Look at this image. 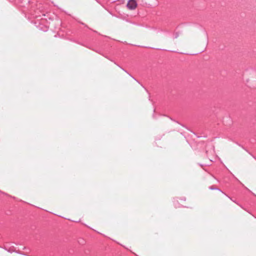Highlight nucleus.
<instances>
[{
    "instance_id": "f257e3e1",
    "label": "nucleus",
    "mask_w": 256,
    "mask_h": 256,
    "mask_svg": "<svg viewBox=\"0 0 256 256\" xmlns=\"http://www.w3.org/2000/svg\"><path fill=\"white\" fill-rule=\"evenodd\" d=\"M137 4L134 0H130L127 4V7L128 9L133 10L136 7Z\"/></svg>"
},
{
    "instance_id": "20e7f679",
    "label": "nucleus",
    "mask_w": 256,
    "mask_h": 256,
    "mask_svg": "<svg viewBox=\"0 0 256 256\" xmlns=\"http://www.w3.org/2000/svg\"><path fill=\"white\" fill-rule=\"evenodd\" d=\"M174 204L176 207H179V206L176 204V201H174Z\"/></svg>"
},
{
    "instance_id": "7ed1b4c3",
    "label": "nucleus",
    "mask_w": 256,
    "mask_h": 256,
    "mask_svg": "<svg viewBox=\"0 0 256 256\" xmlns=\"http://www.w3.org/2000/svg\"><path fill=\"white\" fill-rule=\"evenodd\" d=\"M48 30V27L46 26L45 27V28L44 29H43L42 30L44 31H46L47 30Z\"/></svg>"
},
{
    "instance_id": "f03ea898",
    "label": "nucleus",
    "mask_w": 256,
    "mask_h": 256,
    "mask_svg": "<svg viewBox=\"0 0 256 256\" xmlns=\"http://www.w3.org/2000/svg\"><path fill=\"white\" fill-rule=\"evenodd\" d=\"M210 190H220H220H219V189H218V188H213L212 186H210Z\"/></svg>"
}]
</instances>
